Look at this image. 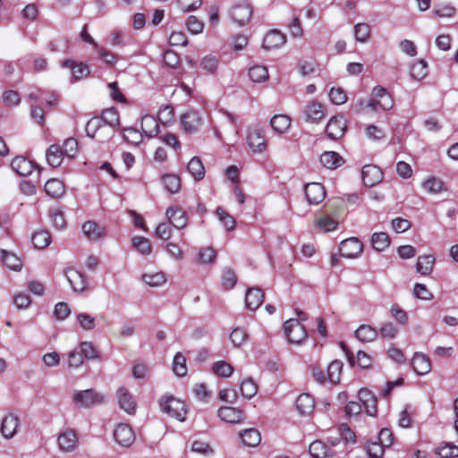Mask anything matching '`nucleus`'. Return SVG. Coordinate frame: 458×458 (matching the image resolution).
<instances>
[{"label": "nucleus", "instance_id": "f03ea898", "mask_svg": "<svg viewBox=\"0 0 458 458\" xmlns=\"http://www.w3.org/2000/svg\"><path fill=\"white\" fill-rule=\"evenodd\" d=\"M72 399L81 408H91L102 404L105 402V395L95 389L75 391Z\"/></svg>", "mask_w": 458, "mask_h": 458}, {"label": "nucleus", "instance_id": "79ce46f5", "mask_svg": "<svg viewBox=\"0 0 458 458\" xmlns=\"http://www.w3.org/2000/svg\"><path fill=\"white\" fill-rule=\"evenodd\" d=\"M162 182L165 190L172 194H175L181 190V178L176 174H165L162 177Z\"/></svg>", "mask_w": 458, "mask_h": 458}, {"label": "nucleus", "instance_id": "864d4df0", "mask_svg": "<svg viewBox=\"0 0 458 458\" xmlns=\"http://www.w3.org/2000/svg\"><path fill=\"white\" fill-rule=\"evenodd\" d=\"M173 370L178 377H183L187 374L186 359L181 352L174 355Z\"/></svg>", "mask_w": 458, "mask_h": 458}, {"label": "nucleus", "instance_id": "4be33fe9", "mask_svg": "<svg viewBox=\"0 0 458 458\" xmlns=\"http://www.w3.org/2000/svg\"><path fill=\"white\" fill-rule=\"evenodd\" d=\"M0 260L4 267L13 271H21L23 267L22 260L13 252L0 250Z\"/></svg>", "mask_w": 458, "mask_h": 458}, {"label": "nucleus", "instance_id": "ddd939ff", "mask_svg": "<svg viewBox=\"0 0 458 458\" xmlns=\"http://www.w3.org/2000/svg\"><path fill=\"white\" fill-rule=\"evenodd\" d=\"M219 419L226 423L236 424L240 423L244 419L243 411L236 407L223 406L217 411Z\"/></svg>", "mask_w": 458, "mask_h": 458}, {"label": "nucleus", "instance_id": "2f4dec72", "mask_svg": "<svg viewBox=\"0 0 458 458\" xmlns=\"http://www.w3.org/2000/svg\"><path fill=\"white\" fill-rule=\"evenodd\" d=\"M242 443L249 447L259 445L261 441L260 433L256 428H248L239 433Z\"/></svg>", "mask_w": 458, "mask_h": 458}, {"label": "nucleus", "instance_id": "4468645a", "mask_svg": "<svg viewBox=\"0 0 458 458\" xmlns=\"http://www.w3.org/2000/svg\"><path fill=\"white\" fill-rule=\"evenodd\" d=\"M165 216L174 228L181 230L187 225L185 212L178 206H171L166 209Z\"/></svg>", "mask_w": 458, "mask_h": 458}, {"label": "nucleus", "instance_id": "cd10ccee", "mask_svg": "<svg viewBox=\"0 0 458 458\" xmlns=\"http://www.w3.org/2000/svg\"><path fill=\"white\" fill-rule=\"evenodd\" d=\"M292 124L291 118L286 114H275L270 119V125L275 132L284 134L288 131Z\"/></svg>", "mask_w": 458, "mask_h": 458}, {"label": "nucleus", "instance_id": "a18cd8bd", "mask_svg": "<svg viewBox=\"0 0 458 458\" xmlns=\"http://www.w3.org/2000/svg\"><path fill=\"white\" fill-rule=\"evenodd\" d=\"M390 244V239L386 233H375L371 236V245L377 251L386 250Z\"/></svg>", "mask_w": 458, "mask_h": 458}, {"label": "nucleus", "instance_id": "3c124183", "mask_svg": "<svg viewBox=\"0 0 458 458\" xmlns=\"http://www.w3.org/2000/svg\"><path fill=\"white\" fill-rule=\"evenodd\" d=\"M100 119H103V125L108 124L109 129L114 132V129L119 125L118 115L114 108L106 109L103 111Z\"/></svg>", "mask_w": 458, "mask_h": 458}, {"label": "nucleus", "instance_id": "f704fd0d", "mask_svg": "<svg viewBox=\"0 0 458 458\" xmlns=\"http://www.w3.org/2000/svg\"><path fill=\"white\" fill-rule=\"evenodd\" d=\"M141 279L149 287H159L166 282V276L161 271L146 272L141 276Z\"/></svg>", "mask_w": 458, "mask_h": 458}, {"label": "nucleus", "instance_id": "6e6d98bb", "mask_svg": "<svg viewBox=\"0 0 458 458\" xmlns=\"http://www.w3.org/2000/svg\"><path fill=\"white\" fill-rule=\"evenodd\" d=\"M436 454L440 458H454L458 457V446L446 443L437 448Z\"/></svg>", "mask_w": 458, "mask_h": 458}, {"label": "nucleus", "instance_id": "1a4fd4ad", "mask_svg": "<svg viewBox=\"0 0 458 458\" xmlns=\"http://www.w3.org/2000/svg\"><path fill=\"white\" fill-rule=\"evenodd\" d=\"M303 114L306 122L318 123L326 116V107L319 102L310 101L305 106Z\"/></svg>", "mask_w": 458, "mask_h": 458}, {"label": "nucleus", "instance_id": "412c9836", "mask_svg": "<svg viewBox=\"0 0 458 458\" xmlns=\"http://www.w3.org/2000/svg\"><path fill=\"white\" fill-rule=\"evenodd\" d=\"M84 235L90 241L100 240L106 235V228L94 221H87L82 225Z\"/></svg>", "mask_w": 458, "mask_h": 458}, {"label": "nucleus", "instance_id": "0e129e2a", "mask_svg": "<svg viewBox=\"0 0 458 458\" xmlns=\"http://www.w3.org/2000/svg\"><path fill=\"white\" fill-rule=\"evenodd\" d=\"M186 28L192 34H199L203 31L204 23L196 16L191 15L186 21Z\"/></svg>", "mask_w": 458, "mask_h": 458}, {"label": "nucleus", "instance_id": "423d86ee", "mask_svg": "<svg viewBox=\"0 0 458 458\" xmlns=\"http://www.w3.org/2000/svg\"><path fill=\"white\" fill-rule=\"evenodd\" d=\"M363 251V244L356 237L345 239L340 242V255L346 259H355Z\"/></svg>", "mask_w": 458, "mask_h": 458}, {"label": "nucleus", "instance_id": "bb28decb", "mask_svg": "<svg viewBox=\"0 0 458 458\" xmlns=\"http://www.w3.org/2000/svg\"><path fill=\"white\" fill-rule=\"evenodd\" d=\"M436 259L433 255H421L417 259L415 268L421 276H428L432 273Z\"/></svg>", "mask_w": 458, "mask_h": 458}, {"label": "nucleus", "instance_id": "f3484780", "mask_svg": "<svg viewBox=\"0 0 458 458\" xmlns=\"http://www.w3.org/2000/svg\"><path fill=\"white\" fill-rule=\"evenodd\" d=\"M78 438L73 430L67 429L57 437L59 449L63 452H72L77 446Z\"/></svg>", "mask_w": 458, "mask_h": 458}, {"label": "nucleus", "instance_id": "8fccbe9b", "mask_svg": "<svg viewBox=\"0 0 458 458\" xmlns=\"http://www.w3.org/2000/svg\"><path fill=\"white\" fill-rule=\"evenodd\" d=\"M315 225L323 233L335 231L337 228L338 223L328 216L319 217Z\"/></svg>", "mask_w": 458, "mask_h": 458}, {"label": "nucleus", "instance_id": "58836bf2", "mask_svg": "<svg viewBox=\"0 0 458 458\" xmlns=\"http://www.w3.org/2000/svg\"><path fill=\"white\" fill-rule=\"evenodd\" d=\"M50 233L46 230L36 231L31 236V242L36 249L42 250L51 243Z\"/></svg>", "mask_w": 458, "mask_h": 458}, {"label": "nucleus", "instance_id": "c756f323", "mask_svg": "<svg viewBox=\"0 0 458 458\" xmlns=\"http://www.w3.org/2000/svg\"><path fill=\"white\" fill-rule=\"evenodd\" d=\"M64 155V154L61 147L56 144H53L47 149V162L52 167H58L63 163Z\"/></svg>", "mask_w": 458, "mask_h": 458}, {"label": "nucleus", "instance_id": "e433bc0d", "mask_svg": "<svg viewBox=\"0 0 458 458\" xmlns=\"http://www.w3.org/2000/svg\"><path fill=\"white\" fill-rule=\"evenodd\" d=\"M188 172L196 181H200L205 176V168L198 157H193L187 165Z\"/></svg>", "mask_w": 458, "mask_h": 458}, {"label": "nucleus", "instance_id": "338daca9", "mask_svg": "<svg viewBox=\"0 0 458 458\" xmlns=\"http://www.w3.org/2000/svg\"><path fill=\"white\" fill-rule=\"evenodd\" d=\"M216 251L210 247L201 248L198 253V260L201 264H209L216 258Z\"/></svg>", "mask_w": 458, "mask_h": 458}, {"label": "nucleus", "instance_id": "69168bd1", "mask_svg": "<svg viewBox=\"0 0 458 458\" xmlns=\"http://www.w3.org/2000/svg\"><path fill=\"white\" fill-rule=\"evenodd\" d=\"M174 118V114L173 106L166 105L159 109L157 119L160 123L167 124L173 122Z\"/></svg>", "mask_w": 458, "mask_h": 458}, {"label": "nucleus", "instance_id": "0eeeda50", "mask_svg": "<svg viewBox=\"0 0 458 458\" xmlns=\"http://www.w3.org/2000/svg\"><path fill=\"white\" fill-rule=\"evenodd\" d=\"M230 15L238 26H244L251 18L252 8L247 2L238 3L232 7Z\"/></svg>", "mask_w": 458, "mask_h": 458}, {"label": "nucleus", "instance_id": "ea45409f", "mask_svg": "<svg viewBox=\"0 0 458 458\" xmlns=\"http://www.w3.org/2000/svg\"><path fill=\"white\" fill-rule=\"evenodd\" d=\"M63 65L72 69V74L75 80H81L89 74V67L81 63L74 64L72 61L65 60Z\"/></svg>", "mask_w": 458, "mask_h": 458}, {"label": "nucleus", "instance_id": "2eb2a0df", "mask_svg": "<svg viewBox=\"0 0 458 458\" xmlns=\"http://www.w3.org/2000/svg\"><path fill=\"white\" fill-rule=\"evenodd\" d=\"M305 195L310 205H317L324 200L326 197V190L321 183H308L305 186Z\"/></svg>", "mask_w": 458, "mask_h": 458}, {"label": "nucleus", "instance_id": "37998d69", "mask_svg": "<svg viewBox=\"0 0 458 458\" xmlns=\"http://www.w3.org/2000/svg\"><path fill=\"white\" fill-rule=\"evenodd\" d=\"M220 61L214 55H207L200 60V67L209 74H215L219 68Z\"/></svg>", "mask_w": 458, "mask_h": 458}, {"label": "nucleus", "instance_id": "72a5a7b5", "mask_svg": "<svg viewBox=\"0 0 458 458\" xmlns=\"http://www.w3.org/2000/svg\"><path fill=\"white\" fill-rule=\"evenodd\" d=\"M140 129L142 134L148 138L156 136L159 131V126L156 118L148 114L142 117Z\"/></svg>", "mask_w": 458, "mask_h": 458}, {"label": "nucleus", "instance_id": "49530a36", "mask_svg": "<svg viewBox=\"0 0 458 458\" xmlns=\"http://www.w3.org/2000/svg\"><path fill=\"white\" fill-rule=\"evenodd\" d=\"M411 77L420 81L424 79L428 74V65L424 60H417L415 61L410 70Z\"/></svg>", "mask_w": 458, "mask_h": 458}, {"label": "nucleus", "instance_id": "bf43d9fd", "mask_svg": "<svg viewBox=\"0 0 458 458\" xmlns=\"http://www.w3.org/2000/svg\"><path fill=\"white\" fill-rule=\"evenodd\" d=\"M354 36L357 41L366 42L370 36V28L365 22L357 23L354 26Z\"/></svg>", "mask_w": 458, "mask_h": 458}, {"label": "nucleus", "instance_id": "5701e85b", "mask_svg": "<svg viewBox=\"0 0 458 458\" xmlns=\"http://www.w3.org/2000/svg\"><path fill=\"white\" fill-rule=\"evenodd\" d=\"M116 395L120 408L128 414H133L136 411V404L128 390L124 387H120L117 390Z\"/></svg>", "mask_w": 458, "mask_h": 458}, {"label": "nucleus", "instance_id": "c85d7f7f", "mask_svg": "<svg viewBox=\"0 0 458 458\" xmlns=\"http://www.w3.org/2000/svg\"><path fill=\"white\" fill-rule=\"evenodd\" d=\"M320 163L328 169H336L344 164V158L335 151H325L320 155Z\"/></svg>", "mask_w": 458, "mask_h": 458}, {"label": "nucleus", "instance_id": "f257e3e1", "mask_svg": "<svg viewBox=\"0 0 458 458\" xmlns=\"http://www.w3.org/2000/svg\"><path fill=\"white\" fill-rule=\"evenodd\" d=\"M366 106L370 107L374 111H387L393 108L394 100L385 88L376 86L372 89L371 98L368 101Z\"/></svg>", "mask_w": 458, "mask_h": 458}, {"label": "nucleus", "instance_id": "dca6fc26", "mask_svg": "<svg viewBox=\"0 0 458 458\" xmlns=\"http://www.w3.org/2000/svg\"><path fill=\"white\" fill-rule=\"evenodd\" d=\"M362 182L367 187H372L382 181L383 174L381 170L373 165H366L362 167Z\"/></svg>", "mask_w": 458, "mask_h": 458}, {"label": "nucleus", "instance_id": "9b49d317", "mask_svg": "<svg viewBox=\"0 0 458 458\" xmlns=\"http://www.w3.org/2000/svg\"><path fill=\"white\" fill-rule=\"evenodd\" d=\"M65 276L70 286L75 293H83L88 288L87 277L79 270L68 268L65 270Z\"/></svg>", "mask_w": 458, "mask_h": 458}, {"label": "nucleus", "instance_id": "f8f14e48", "mask_svg": "<svg viewBox=\"0 0 458 458\" xmlns=\"http://www.w3.org/2000/svg\"><path fill=\"white\" fill-rule=\"evenodd\" d=\"M114 438L123 447L131 446L135 436L132 428L127 424H119L114 431Z\"/></svg>", "mask_w": 458, "mask_h": 458}, {"label": "nucleus", "instance_id": "13d9d810", "mask_svg": "<svg viewBox=\"0 0 458 458\" xmlns=\"http://www.w3.org/2000/svg\"><path fill=\"white\" fill-rule=\"evenodd\" d=\"M216 214L219 219V221L223 224V225L228 230L232 231L235 227V220L234 218L228 214L224 208H217Z\"/></svg>", "mask_w": 458, "mask_h": 458}, {"label": "nucleus", "instance_id": "a19ab883", "mask_svg": "<svg viewBox=\"0 0 458 458\" xmlns=\"http://www.w3.org/2000/svg\"><path fill=\"white\" fill-rule=\"evenodd\" d=\"M309 453L313 458H326L330 455V449L322 441L315 440L310 445Z\"/></svg>", "mask_w": 458, "mask_h": 458}, {"label": "nucleus", "instance_id": "9d476101", "mask_svg": "<svg viewBox=\"0 0 458 458\" xmlns=\"http://www.w3.org/2000/svg\"><path fill=\"white\" fill-rule=\"evenodd\" d=\"M19 428V417L13 413H8L2 419L0 432L5 439H12L17 434Z\"/></svg>", "mask_w": 458, "mask_h": 458}, {"label": "nucleus", "instance_id": "aec40b11", "mask_svg": "<svg viewBox=\"0 0 458 458\" xmlns=\"http://www.w3.org/2000/svg\"><path fill=\"white\" fill-rule=\"evenodd\" d=\"M286 41V37L279 30H272L268 31L263 38V47L266 49H275L282 47Z\"/></svg>", "mask_w": 458, "mask_h": 458}, {"label": "nucleus", "instance_id": "774afa93", "mask_svg": "<svg viewBox=\"0 0 458 458\" xmlns=\"http://www.w3.org/2000/svg\"><path fill=\"white\" fill-rule=\"evenodd\" d=\"M385 446L379 442H369L366 446L367 453L371 458H381Z\"/></svg>", "mask_w": 458, "mask_h": 458}, {"label": "nucleus", "instance_id": "5fc2aeb1", "mask_svg": "<svg viewBox=\"0 0 458 458\" xmlns=\"http://www.w3.org/2000/svg\"><path fill=\"white\" fill-rule=\"evenodd\" d=\"M142 132L131 127L125 128L123 132V140L136 146L142 141Z\"/></svg>", "mask_w": 458, "mask_h": 458}, {"label": "nucleus", "instance_id": "7ed1b4c3", "mask_svg": "<svg viewBox=\"0 0 458 458\" xmlns=\"http://www.w3.org/2000/svg\"><path fill=\"white\" fill-rule=\"evenodd\" d=\"M204 123L203 115L197 110H188L180 117V126L187 134L197 133Z\"/></svg>", "mask_w": 458, "mask_h": 458}, {"label": "nucleus", "instance_id": "473e14b6", "mask_svg": "<svg viewBox=\"0 0 458 458\" xmlns=\"http://www.w3.org/2000/svg\"><path fill=\"white\" fill-rule=\"evenodd\" d=\"M296 409L301 414H310L315 408V402L309 394H301L296 399Z\"/></svg>", "mask_w": 458, "mask_h": 458}, {"label": "nucleus", "instance_id": "c9c22d12", "mask_svg": "<svg viewBox=\"0 0 458 458\" xmlns=\"http://www.w3.org/2000/svg\"><path fill=\"white\" fill-rule=\"evenodd\" d=\"M250 80L254 83H262L268 80V70L265 65L256 64L248 71Z\"/></svg>", "mask_w": 458, "mask_h": 458}, {"label": "nucleus", "instance_id": "680f3d73", "mask_svg": "<svg viewBox=\"0 0 458 458\" xmlns=\"http://www.w3.org/2000/svg\"><path fill=\"white\" fill-rule=\"evenodd\" d=\"M103 127V119L93 117L87 123L85 131L89 137L94 138L97 132Z\"/></svg>", "mask_w": 458, "mask_h": 458}, {"label": "nucleus", "instance_id": "09e8293b", "mask_svg": "<svg viewBox=\"0 0 458 458\" xmlns=\"http://www.w3.org/2000/svg\"><path fill=\"white\" fill-rule=\"evenodd\" d=\"M443 181L437 177H429L422 182V188L429 193L437 194L442 191Z\"/></svg>", "mask_w": 458, "mask_h": 458}, {"label": "nucleus", "instance_id": "c03bdc74", "mask_svg": "<svg viewBox=\"0 0 458 458\" xmlns=\"http://www.w3.org/2000/svg\"><path fill=\"white\" fill-rule=\"evenodd\" d=\"M343 362L339 360H333L327 367V378L332 384H337L340 381L343 369Z\"/></svg>", "mask_w": 458, "mask_h": 458}, {"label": "nucleus", "instance_id": "a211bd4d", "mask_svg": "<svg viewBox=\"0 0 458 458\" xmlns=\"http://www.w3.org/2000/svg\"><path fill=\"white\" fill-rule=\"evenodd\" d=\"M361 406L364 407L366 412L369 416H375L377 413V401L376 396L368 389L362 388L358 394Z\"/></svg>", "mask_w": 458, "mask_h": 458}, {"label": "nucleus", "instance_id": "7c9ffc66", "mask_svg": "<svg viewBox=\"0 0 458 458\" xmlns=\"http://www.w3.org/2000/svg\"><path fill=\"white\" fill-rule=\"evenodd\" d=\"M46 193L54 198H61L65 192V187L62 181L53 178L49 179L44 186Z\"/></svg>", "mask_w": 458, "mask_h": 458}, {"label": "nucleus", "instance_id": "20e7f679", "mask_svg": "<svg viewBox=\"0 0 458 458\" xmlns=\"http://www.w3.org/2000/svg\"><path fill=\"white\" fill-rule=\"evenodd\" d=\"M160 407L162 411L179 421H183L187 413L185 403L173 396H166L161 399Z\"/></svg>", "mask_w": 458, "mask_h": 458}, {"label": "nucleus", "instance_id": "393cba45", "mask_svg": "<svg viewBox=\"0 0 458 458\" xmlns=\"http://www.w3.org/2000/svg\"><path fill=\"white\" fill-rule=\"evenodd\" d=\"M413 370L418 375H426L431 370V363L429 359L420 352H416L411 360Z\"/></svg>", "mask_w": 458, "mask_h": 458}, {"label": "nucleus", "instance_id": "6e6552de", "mask_svg": "<svg viewBox=\"0 0 458 458\" xmlns=\"http://www.w3.org/2000/svg\"><path fill=\"white\" fill-rule=\"evenodd\" d=\"M346 127L347 123L344 115H335L327 123L326 132L328 138L337 140L343 137Z\"/></svg>", "mask_w": 458, "mask_h": 458}, {"label": "nucleus", "instance_id": "de8ad7c7", "mask_svg": "<svg viewBox=\"0 0 458 458\" xmlns=\"http://www.w3.org/2000/svg\"><path fill=\"white\" fill-rule=\"evenodd\" d=\"M212 370L217 377H229L233 372V368L225 360H218L213 363Z\"/></svg>", "mask_w": 458, "mask_h": 458}, {"label": "nucleus", "instance_id": "4c0bfd02", "mask_svg": "<svg viewBox=\"0 0 458 458\" xmlns=\"http://www.w3.org/2000/svg\"><path fill=\"white\" fill-rule=\"evenodd\" d=\"M355 336L360 342L369 343L374 341L377 336V330L369 325H361L355 331Z\"/></svg>", "mask_w": 458, "mask_h": 458}, {"label": "nucleus", "instance_id": "4d7b16f0", "mask_svg": "<svg viewBox=\"0 0 458 458\" xmlns=\"http://www.w3.org/2000/svg\"><path fill=\"white\" fill-rule=\"evenodd\" d=\"M240 391L244 398L250 399L257 394L258 387L253 380L247 378L241 383Z\"/></svg>", "mask_w": 458, "mask_h": 458}, {"label": "nucleus", "instance_id": "052dcab7", "mask_svg": "<svg viewBox=\"0 0 458 458\" xmlns=\"http://www.w3.org/2000/svg\"><path fill=\"white\" fill-rule=\"evenodd\" d=\"M365 135L369 140L377 141L385 138L386 132L381 127L369 124L365 128Z\"/></svg>", "mask_w": 458, "mask_h": 458}, {"label": "nucleus", "instance_id": "603ef678", "mask_svg": "<svg viewBox=\"0 0 458 458\" xmlns=\"http://www.w3.org/2000/svg\"><path fill=\"white\" fill-rule=\"evenodd\" d=\"M132 246L142 255H148L152 251L150 242L141 236L132 238Z\"/></svg>", "mask_w": 458, "mask_h": 458}, {"label": "nucleus", "instance_id": "e2e57ef3", "mask_svg": "<svg viewBox=\"0 0 458 458\" xmlns=\"http://www.w3.org/2000/svg\"><path fill=\"white\" fill-rule=\"evenodd\" d=\"M413 294L416 298L423 301H431L433 293L423 284L416 283L413 286Z\"/></svg>", "mask_w": 458, "mask_h": 458}, {"label": "nucleus", "instance_id": "a878e982", "mask_svg": "<svg viewBox=\"0 0 458 458\" xmlns=\"http://www.w3.org/2000/svg\"><path fill=\"white\" fill-rule=\"evenodd\" d=\"M264 301V294L260 288L253 287L247 290L245 302L248 309L257 310Z\"/></svg>", "mask_w": 458, "mask_h": 458}, {"label": "nucleus", "instance_id": "39448f33", "mask_svg": "<svg viewBox=\"0 0 458 458\" xmlns=\"http://www.w3.org/2000/svg\"><path fill=\"white\" fill-rule=\"evenodd\" d=\"M284 330L288 341L293 344H301L307 337L306 330L299 319L286 320L284 324Z\"/></svg>", "mask_w": 458, "mask_h": 458}, {"label": "nucleus", "instance_id": "b1692460", "mask_svg": "<svg viewBox=\"0 0 458 458\" xmlns=\"http://www.w3.org/2000/svg\"><path fill=\"white\" fill-rule=\"evenodd\" d=\"M248 143L253 152L261 153L267 148L265 136L259 129L250 131L248 134Z\"/></svg>", "mask_w": 458, "mask_h": 458}, {"label": "nucleus", "instance_id": "6ab92c4d", "mask_svg": "<svg viewBox=\"0 0 458 458\" xmlns=\"http://www.w3.org/2000/svg\"><path fill=\"white\" fill-rule=\"evenodd\" d=\"M11 166L13 170L21 176H29L36 168L34 162L22 156L14 157L11 163Z\"/></svg>", "mask_w": 458, "mask_h": 458}]
</instances>
